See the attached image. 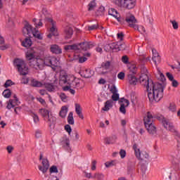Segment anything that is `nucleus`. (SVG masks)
Returning a JSON list of instances; mask_svg holds the SVG:
<instances>
[{
	"label": "nucleus",
	"instance_id": "1",
	"mask_svg": "<svg viewBox=\"0 0 180 180\" xmlns=\"http://www.w3.org/2000/svg\"><path fill=\"white\" fill-rule=\"evenodd\" d=\"M141 76L139 77V82L145 88L148 92V97L150 101H155L160 102L162 99L163 86L158 82L154 83L153 80L148 77V70L147 68L143 66L141 69Z\"/></svg>",
	"mask_w": 180,
	"mask_h": 180
},
{
	"label": "nucleus",
	"instance_id": "2",
	"mask_svg": "<svg viewBox=\"0 0 180 180\" xmlns=\"http://www.w3.org/2000/svg\"><path fill=\"white\" fill-rule=\"evenodd\" d=\"M22 34L24 36H28V37H34L35 39H37L38 40H43V36L39 32V30H36V28H33V27L29 24V22H27L23 29H22Z\"/></svg>",
	"mask_w": 180,
	"mask_h": 180
},
{
	"label": "nucleus",
	"instance_id": "3",
	"mask_svg": "<svg viewBox=\"0 0 180 180\" xmlns=\"http://www.w3.org/2000/svg\"><path fill=\"white\" fill-rule=\"evenodd\" d=\"M153 114L151 112H148L146 117L143 118V123L145 124V127L149 134L151 136H154L157 134V127L153 123Z\"/></svg>",
	"mask_w": 180,
	"mask_h": 180
},
{
	"label": "nucleus",
	"instance_id": "4",
	"mask_svg": "<svg viewBox=\"0 0 180 180\" xmlns=\"http://www.w3.org/2000/svg\"><path fill=\"white\" fill-rule=\"evenodd\" d=\"M13 65L17 68L20 75H27V74H29V68L23 59L15 58Z\"/></svg>",
	"mask_w": 180,
	"mask_h": 180
},
{
	"label": "nucleus",
	"instance_id": "5",
	"mask_svg": "<svg viewBox=\"0 0 180 180\" xmlns=\"http://www.w3.org/2000/svg\"><path fill=\"white\" fill-rule=\"evenodd\" d=\"M138 147L139 145H137V143H134L133 146V150H134L136 158L141 160L140 162L148 164L150 155H148L147 152H141L140 148H138Z\"/></svg>",
	"mask_w": 180,
	"mask_h": 180
},
{
	"label": "nucleus",
	"instance_id": "6",
	"mask_svg": "<svg viewBox=\"0 0 180 180\" xmlns=\"http://www.w3.org/2000/svg\"><path fill=\"white\" fill-rule=\"evenodd\" d=\"M119 98H120L119 94L113 93L112 96H111L112 100H108L105 103L104 108H102V110H103L104 112H108V110H109L110 109V108H113V101L114 102H117Z\"/></svg>",
	"mask_w": 180,
	"mask_h": 180
},
{
	"label": "nucleus",
	"instance_id": "7",
	"mask_svg": "<svg viewBox=\"0 0 180 180\" xmlns=\"http://www.w3.org/2000/svg\"><path fill=\"white\" fill-rule=\"evenodd\" d=\"M29 65L31 66L32 68H35V70H41L43 68V60H41V59L35 58L29 62Z\"/></svg>",
	"mask_w": 180,
	"mask_h": 180
},
{
	"label": "nucleus",
	"instance_id": "8",
	"mask_svg": "<svg viewBox=\"0 0 180 180\" xmlns=\"http://www.w3.org/2000/svg\"><path fill=\"white\" fill-rule=\"evenodd\" d=\"M125 22L128 24L129 27H132L136 30V28L137 27V20L136 19V17L134 15H130L125 18Z\"/></svg>",
	"mask_w": 180,
	"mask_h": 180
},
{
	"label": "nucleus",
	"instance_id": "9",
	"mask_svg": "<svg viewBox=\"0 0 180 180\" xmlns=\"http://www.w3.org/2000/svg\"><path fill=\"white\" fill-rule=\"evenodd\" d=\"M108 15H110L111 16H113V18H115L117 22H119L121 24H123L124 22L123 18H120V14H119L116 9L113 8H111L108 10Z\"/></svg>",
	"mask_w": 180,
	"mask_h": 180
},
{
	"label": "nucleus",
	"instance_id": "10",
	"mask_svg": "<svg viewBox=\"0 0 180 180\" xmlns=\"http://www.w3.org/2000/svg\"><path fill=\"white\" fill-rule=\"evenodd\" d=\"M45 20L49 23H51L52 27L50 29L51 33H53V36H58V32L56 28V22L53 20V18L50 17H45Z\"/></svg>",
	"mask_w": 180,
	"mask_h": 180
},
{
	"label": "nucleus",
	"instance_id": "11",
	"mask_svg": "<svg viewBox=\"0 0 180 180\" xmlns=\"http://www.w3.org/2000/svg\"><path fill=\"white\" fill-rule=\"evenodd\" d=\"M38 168L39 171L42 172V173L46 174V172L49 171V168H50V163L49 162V160L42 159V166L39 165Z\"/></svg>",
	"mask_w": 180,
	"mask_h": 180
},
{
	"label": "nucleus",
	"instance_id": "12",
	"mask_svg": "<svg viewBox=\"0 0 180 180\" xmlns=\"http://www.w3.org/2000/svg\"><path fill=\"white\" fill-rule=\"evenodd\" d=\"M77 46H79V50H83V51H86V50H89L90 49H92V47H94V43L84 41V42L79 43V44H77Z\"/></svg>",
	"mask_w": 180,
	"mask_h": 180
},
{
	"label": "nucleus",
	"instance_id": "13",
	"mask_svg": "<svg viewBox=\"0 0 180 180\" xmlns=\"http://www.w3.org/2000/svg\"><path fill=\"white\" fill-rule=\"evenodd\" d=\"M158 74L160 75L159 79L161 81L162 83H158L160 85H162L163 90H162V97L164 96V88H165V86L167 84H165V81H167V79L165 78V75H164L163 73L161 72L160 70H158Z\"/></svg>",
	"mask_w": 180,
	"mask_h": 180
},
{
	"label": "nucleus",
	"instance_id": "14",
	"mask_svg": "<svg viewBox=\"0 0 180 180\" xmlns=\"http://www.w3.org/2000/svg\"><path fill=\"white\" fill-rule=\"evenodd\" d=\"M135 168H136V162H131V160H129L128 167H127L128 175H133Z\"/></svg>",
	"mask_w": 180,
	"mask_h": 180
},
{
	"label": "nucleus",
	"instance_id": "15",
	"mask_svg": "<svg viewBox=\"0 0 180 180\" xmlns=\"http://www.w3.org/2000/svg\"><path fill=\"white\" fill-rule=\"evenodd\" d=\"M47 123L49 126V127H54L56 126V123L57 122V118L56 117L53 116V115L50 114L49 117H47Z\"/></svg>",
	"mask_w": 180,
	"mask_h": 180
},
{
	"label": "nucleus",
	"instance_id": "16",
	"mask_svg": "<svg viewBox=\"0 0 180 180\" xmlns=\"http://www.w3.org/2000/svg\"><path fill=\"white\" fill-rule=\"evenodd\" d=\"M60 146L65 148H70V139L67 136H63L60 139Z\"/></svg>",
	"mask_w": 180,
	"mask_h": 180
},
{
	"label": "nucleus",
	"instance_id": "17",
	"mask_svg": "<svg viewBox=\"0 0 180 180\" xmlns=\"http://www.w3.org/2000/svg\"><path fill=\"white\" fill-rule=\"evenodd\" d=\"M19 103H20V102H19V100H18V101H15V99H10L9 101L7 103V106L6 108L10 110L12 109V108H15V106H18L19 105Z\"/></svg>",
	"mask_w": 180,
	"mask_h": 180
},
{
	"label": "nucleus",
	"instance_id": "18",
	"mask_svg": "<svg viewBox=\"0 0 180 180\" xmlns=\"http://www.w3.org/2000/svg\"><path fill=\"white\" fill-rule=\"evenodd\" d=\"M136 6V0H125V7L127 9H133Z\"/></svg>",
	"mask_w": 180,
	"mask_h": 180
},
{
	"label": "nucleus",
	"instance_id": "19",
	"mask_svg": "<svg viewBox=\"0 0 180 180\" xmlns=\"http://www.w3.org/2000/svg\"><path fill=\"white\" fill-rule=\"evenodd\" d=\"M94 75V72L90 69H86L82 72L81 77L84 78H91Z\"/></svg>",
	"mask_w": 180,
	"mask_h": 180
},
{
	"label": "nucleus",
	"instance_id": "20",
	"mask_svg": "<svg viewBox=\"0 0 180 180\" xmlns=\"http://www.w3.org/2000/svg\"><path fill=\"white\" fill-rule=\"evenodd\" d=\"M65 39H71L74 34V30L71 27H68L65 30Z\"/></svg>",
	"mask_w": 180,
	"mask_h": 180
},
{
	"label": "nucleus",
	"instance_id": "21",
	"mask_svg": "<svg viewBox=\"0 0 180 180\" xmlns=\"http://www.w3.org/2000/svg\"><path fill=\"white\" fill-rule=\"evenodd\" d=\"M67 113H68V108L67 106H63L59 112V116L62 119L67 117Z\"/></svg>",
	"mask_w": 180,
	"mask_h": 180
},
{
	"label": "nucleus",
	"instance_id": "22",
	"mask_svg": "<svg viewBox=\"0 0 180 180\" xmlns=\"http://www.w3.org/2000/svg\"><path fill=\"white\" fill-rule=\"evenodd\" d=\"M75 112L82 120H84V114H82V108L79 104H75Z\"/></svg>",
	"mask_w": 180,
	"mask_h": 180
},
{
	"label": "nucleus",
	"instance_id": "23",
	"mask_svg": "<svg viewBox=\"0 0 180 180\" xmlns=\"http://www.w3.org/2000/svg\"><path fill=\"white\" fill-rule=\"evenodd\" d=\"M51 51L53 54H61V53H63L61 48L58 45H52L51 46Z\"/></svg>",
	"mask_w": 180,
	"mask_h": 180
},
{
	"label": "nucleus",
	"instance_id": "24",
	"mask_svg": "<svg viewBox=\"0 0 180 180\" xmlns=\"http://www.w3.org/2000/svg\"><path fill=\"white\" fill-rule=\"evenodd\" d=\"M127 77H128V79L130 85H136L137 78L136 77V76H134V75L129 74Z\"/></svg>",
	"mask_w": 180,
	"mask_h": 180
},
{
	"label": "nucleus",
	"instance_id": "25",
	"mask_svg": "<svg viewBox=\"0 0 180 180\" xmlns=\"http://www.w3.org/2000/svg\"><path fill=\"white\" fill-rule=\"evenodd\" d=\"M58 65H60V62L57 60V58H52L51 60V67L53 71H56V68L58 67Z\"/></svg>",
	"mask_w": 180,
	"mask_h": 180
},
{
	"label": "nucleus",
	"instance_id": "26",
	"mask_svg": "<svg viewBox=\"0 0 180 180\" xmlns=\"http://www.w3.org/2000/svg\"><path fill=\"white\" fill-rule=\"evenodd\" d=\"M31 86H33L34 88H41L43 86V83L33 79L31 81Z\"/></svg>",
	"mask_w": 180,
	"mask_h": 180
},
{
	"label": "nucleus",
	"instance_id": "27",
	"mask_svg": "<svg viewBox=\"0 0 180 180\" xmlns=\"http://www.w3.org/2000/svg\"><path fill=\"white\" fill-rule=\"evenodd\" d=\"M22 46L23 47H30L32 46V39H30V37L25 38L22 42Z\"/></svg>",
	"mask_w": 180,
	"mask_h": 180
},
{
	"label": "nucleus",
	"instance_id": "28",
	"mask_svg": "<svg viewBox=\"0 0 180 180\" xmlns=\"http://www.w3.org/2000/svg\"><path fill=\"white\" fill-rule=\"evenodd\" d=\"M128 68L130 74H132L133 75L137 72V67L134 64L128 65Z\"/></svg>",
	"mask_w": 180,
	"mask_h": 180
},
{
	"label": "nucleus",
	"instance_id": "29",
	"mask_svg": "<svg viewBox=\"0 0 180 180\" xmlns=\"http://www.w3.org/2000/svg\"><path fill=\"white\" fill-rule=\"evenodd\" d=\"M39 113L43 117H48L50 116V111L46 108L39 109Z\"/></svg>",
	"mask_w": 180,
	"mask_h": 180
},
{
	"label": "nucleus",
	"instance_id": "30",
	"mask_svg": "<svg viewBox=\"0 0 180 180\" xmlns=\"http://www.w3.org/2000/svg\"><path fill=\"white\" fill-rule=\"evenodd\" d=\"M65 50H75V51H77V50H79V46L78 44L66 45L65 46Z\"/></svg>",
	"mask_w": 180,
	"mask_h": 180
},
{
	"label": "nucleus",
	"instance_id": "31",
	"mask_svg": "<svg viewBox=\"0 0 180 180\" xmlns=\"http://www.w3.org/2000/svg\"><path fill=\"white\" fill-rule=\"evenodd\" d=\"M112 53H117L119 51V42L111 43Z\"/></svg>",
	"mask_w": 180,
	"mask_h": 180
},
{
	"label": "nucleus",
	"instance_id": "32",
	"mask_svg": "<svg viewBox=\"0 0 180 180\" xmlns=\"http://www.w3.org/2000/svg\"><path fill=\"white\" fill-rule=\"evenodd\" d=\"M115 4L120 8H125L126 0H115Z\"/></svg>",
	"mask_w": 180,
	"mask_h": 180
},
{
	"label": "nucleus",
	"instance_id": "33",
	"mask_svg": "<svg viewBox=\"0 0 180 180\" xmlns=\"http://www.w3.org/2000/svg\"><path fill=\"white\" fill-rule=\"evenodd\" d=\"M45 88L49 92H54L56 87L51 83H48L45 84Z\"/></svg>",
	"mask_w": 180,
	"mask_h": 180
},
{
	"label": "nucleus",
	"instance_id": "34",
	"mask_svg": "<svg viewBox=\"0 0 180 180\" xmlns=\"http://www.w3.org/2000/svg\"><path fill=\"white\" fill-rule=\"evenodd\" d=\"M141 164V171L142 172V176L146 175V171H147V163L146 162H140Z\"/></svg>",
	"mask_w": 180,
	"mask_h": 180
},
{
	"label": "nucleus",
	"instance_id": "35",
	"mask_svg": "<svg viewBox=\"0 0 180 180\" xmlns=\"http://www.w3.org/2000/svg\"><path fill=\"white\" fill-rule=\"evenodd\" d=\"M96 14L97 15V16H102L105 15V7L103 6H100L97 10Z\"/></svg>",
	"mask_w": 180,
	"mask_h": 180
},
{
	"label": "nucleus",
	"instance_id": "36",
	"mask_svg": "<svg viewBox=\"0 0 180 180\" xmlns=\"http://www.w3.org/2000/svg\"><path fill=\"white\" fill-rule=\"evenodd\" d=\"M68 123H69V124H74L75 122H74V113H72V112H70L68 116Z\"/></svg>",
	"mask_w": 180,
	"mask_h": 180
},
{
	"label": "nucleus",
	"instance_id": "37",
	"mask_svg": "<svg viewBox=\"0 0 180 180\" xmlns=\"http://www.w3.org/2000/svg\"><path fill=\"white\" fill-rule=\"evenodd\" d=\"M60 81L63 82V84H67V82H68V75H67V73L61 75Z\"/></svg>",
	"mask_w": 180,
	"mask_h": 180
},
{
	"label": "nucleus",
	"instance_id": "38",
	"mask_svg": "<svg viewBox=\"0 0 180 180\" xmlns=\"http://www.w3.org/2000/svg\"><path fill=\"white\" fill-rule=\"evenodd\" d=\"M12 95V91H11V89H7L3 91V96L4 98H11V96Z\"/></svg>",
	"mask_w": 180,
	"mask_h": 180
},
{
	"label": "nucleus",
	"instance_id": "39",
	"mask_svg": "<svg viewBox=\"0 0 180 180\" xmlns=\"http://www.w3.org/2000/svg\"><path fill=\"white\" fill-rule=\"evenodd\" d=\"M88 6H89L88 11L91 12V11H94V8H96V2H95V1H91L89 4Z\"/></svg>",
	"mask_w": 180,
	"mask_h": 180
},
{
	"label": "nucleus",
	"instance_id": "40",
	"mask_svg": "<svg viewBox=\"0 0 180 180\" xmlns=\"http://www.w3.org/2000/svg\"><path fill=\"white\" fill-rule=\"evenodd\" d=\"M51 57L45 58L44 60L43 61V64H45L47 67H51Z\"/></svg>",
	"mask_w": 180,
	"mask_h": 180
},
{
	"label": "nucleus",
	"instance_id": "41",
	"mask_svg": "<svg viewBox=\"0 0 180 180\" xmlns=\"http://www.w3.org/2000/svg\"><path fill=\"white\" fill-rule=\"evenodd\" d=\"M63 91H69V92L72 94V95H75V90L71 89V86H65L63 88Z\"/></svg>",
	"mask_w": 180,
	"mask_h": 180
},
{
	"label": "nucleus",
	"instance_id": "42",
	"mask_svg": "<svg viewBox=\"0 0 180 180\" xmlns=\"http://www.w3.org/2000/svg\"><path fill=\"white\" fill-rule=\"evenodd\" d=\"M113 139H116V136H114L112 137L105 138V144H113L115 143V141H113Z\"/></svg>",
	"mask_w": 180,
	"mask_h": 180
},
{
	"label": "nucleus",
	"instance_id": "43",
	"mask_svg": "<svg viewBox=\"0 0 180 180\" xmlns=\"http://www.w3.org/2000/svg\"><path fill=\"white\" fill-rule=\"evenodd\" d=\"M102 68H104V70H109L110 68V61H106L103 62L101 64Z\"/></svg>",
	"mask_w": 180,
	"mask_h": 180
},
{
	"label": "nucleus",
	"instance_id": "44",
	"mask_svg": "<svg viewBox=\"0 0 180 180\" xmlns=\"http://www.w3.org/2000/svg\"><path fill=\"white\" fill-rule=\"evenodd\" d=\"M170 23H172L173 29H174V30H178V29L179 27V25L178 24V22H176V20H171Z\"/></svg>",
	"mask_w": 180,
	"mask_h": 180
},
{
	"label": "nucleus",
	"instance_id": "45",
	"mask_svg": "<svg viewBox=\"0 0 180 180\" xmlns=\"http://www.w3.org/2000/svg\"><path fill=\"white\" fill-rule=\"evenodd\" d=\"M103 49L108 53H109V51H112V43L104 45Z\"/></svg>",
	"mask_w": 180,
	"mask_h": 180
},
{
	"label": "nucleus",
	"instance_id": "46",
	"mask_svg": "<svg viewBox=\"0 0 180 180\" xmlns=\"http://www.w3.org/2000/svg\"><path fill=\"white\" fill-rule=\"evenodd\" d=\"M79 85H80V83L78 79H75L74 80L72 81V88H79Z\"/></svg>",
	"mask_w": 180,
	"mask_h": 180
},
{
	"label": "nucleus",
	"instance_id": "47",
	"mask_svg": "<svg viewBox=\"0 0 180 180\" xmlns=\"http://www.w3.org/2000/svg\"><path fill=\"white\" fill-rule=\"evenodd\" d=\"M49 172L51 174H57V172H58V169L57 168V166L53 165L52 167H51L49 169Z\"/></svg>",
	"mask_w": 180,
	"mask_h": 180
},
{
	"label": "nucleus",
	"instance_id": "48",
	"mask_svg": "<svg viewBox=\"0 0 180 180\" xmlns=\"http://www.w3.org/2000/svg\"><path fill=\"white\" fill-rule=\"evenodd\" d=\"M105 165L106 168L113 167V165H116V161L115 160H112L110 162H107L105 163Z\"/></svg>",
	"mask_w": 180,
	"mask_h": 180
},
{
	"label": "nucleus",
	"instance_id": "49",
	"mask_svg": "<svg viewBox=\"0 0 180 180\" xmlns=\"http://www.w3.org/2000/svg\"><path fill=\"white\" fill-rule=\"evenodd\" d=\"M152 60L155 63V65H157V64H159V63H161V57L160 56L153 57Z\"/></svg>",
	"mask_w": 180,
	"mask_h": 180
},
{
	"label": "nucleus",
	"instance_id": "50",
	"mask_svg": "<svg viewBox=\"0 0 180 180\" xmlns=\"http://www.w3.org/2000/svg\"><path fill=\"white\" fill-rule=\"evenodd\" d=\"M26 57L28 61H33L34 60H36V58H34V54L33 53H29Z\"/></svg>",
	"mask_w": 180,
	"mask_h": 180
},
{
	"label": "nucleus",
	"instance_id": "51",
	"mask_svg": "<svg viewBox=\"0 0 180 180\" xmlns=\"http://www.w3.org/2000/svg\"><path fill=\"white\" fill-rule=\"evenodd\" d=\"M120 112L123 113V115H126V105L124 104H121L120 107Z\"/></svg>",
	"mask_w": 180,
	"mask_h": 180
},
{
	"label": "nucleus",
	"instance_id": "52",
	"mask_svg": "<svg viewBox=\"0 0 180 180\" xmlns=\"http://www.w3.org/2000/svg\"><path fill=\"white\" fill-rule=\"evenodd\" d=\"M98 27H99V25L98 24H94L93 25H90L88 27V30L91 31V30H96V29H98Z\"/></svg>",
	"mask_w": 180,
	"mask_h": 180
},
{
	"label": "nucleus",
	"instance_id": "53",
	"mask_svg": "<svg viewBox=\"0 0 180 180\" xmlns=\"http://www.w3.org/2000/svg\"><path fill=\"white\" fill-rule=\"evenodd\" d=\"M120 102L121 103H123V102H124V103H126V104H127V105H125L126 108H127V106H129V105H130V101H129V100H127V99H126V98H122L120 99Z\"/></svg>",
	"mask_w": 180,
	"mask_h": 180
},
{
	"label": "nucleus",
	"instance_id": "54",
	"mask_svg": "<svg viewBox=\"0 0 180 180\" xmlns=\"http://www.w3.org/2000/svg\"><path fill=\"white\" fill-rule=\"evenodd\" d=\"M11 85H13V82H12V80H11V79H8L4 84V87L8 88V87L11 86Z\"/></svg>",
	"mask_w": 180,
	"mask_h": 180
},
{
	"label": "nucleus",
	"instance_id": "55",
	"mask_svg": "<svg viewBox=\"0 0 180 180\" xmlns=\"http://www.w3.org/2000/svg\"><path fill=\"white\" fill-rule=\"evenodd\" d=\"M136 30H138L141 33H146V28H144V27L143 26L139 27V25H137V27L136 28Z\"/></svg>",
	"mask_w": 180,
	"mask_h": 180
},
{
	"label": "nucleus",
	"instance_id": "56",
	"mask_svg": "<svg viewBox=\"0 0 180 180\" xmlns=\"http://www.w3.org/2000/svg\"><path fill=\"white\" fill-rule=\"evenodd\" d=\"M60 98L62 102H67V98H68V96H67L65 95V94L61 93L60 95Z\"/></svg>",
	"mask_w": 180,
	"mask_h": 180
},
{
	"label": "nucleus",
	"instance_id": "57",
	"mask_svg": "<svg viewBox=\"0 0 180 180\" xmlns=\"http://www.w3.org/2000/svg\"><path fill=\"white\" fill-rule=\"evenodd\" d=\"M65 130H66L68 134H71V131H72V129L71 128V126H70V124H66L65 126Z\"/></svg>",
	"mask_w": 180,
	"mask_h": 180
},
{
	"label": "nucleus",
	"instance_id": "58",
	"mask_svg": "<svg viewBox=\"0 0 180 180\" xmlns=\"http://www.w3.org/2000/svg\"><path fill=\"white\" fill-rule=\"evenodd\" d=\"M32 117H33L34 122L35 123H39V122H40V119L39 118V115H38L33 113L32 114Z\"/></svg>",
	"mask_w": 180,
	"mask_h": 180
},
{
	"label": "nucleus",
	"instance_id": "59",
	"mask_svg": "<svg viewBox=\"0 0 180 180\" xmlns=\"http://www.w3.org/2000/svg\"><path fill=\"white\" fill-rule=\"evenodd\" d=\"M125 76H126V75L124 74V72H120L118 73V75H117V78H118V79L123 80V79H124V77H125Z\"/></svg>",
	"mask_w": 180,
	"mask_h": 180
},
{
	"label": "nucleus",
	"instance_id": "60",
	"mask_svg": "<svg viewBox=\"0 0 180 180\" xmlns=\"http://www.w3.org/2000/svg\"><path fill=\"white\" fill-rule=\"evenodd\" d=\"M110 92L112 94H117V89L115 84L111 86Z\"/></svg>",
	"mask_w": 180,
	"mask_h": 180
},
{
	"label": "nucleus",
	"instance_id": "61",
	"mask_svg": "<svg viewBox=\"0 0 180 180\" xmlns=\"http://www.w3.org/2000/svg\"><path fill=\"white\" fill-rule=\"evenodd\" d=\"M41 134H42L41 131L38 129L35 132V137L37 139H40V137H41Z\"/></svg>",
	"mask_w": 180,
	"mask_h": 180
},
{
	"label": "nucleus",
	"instance_id": "62",
	"mask_svg": "<svg viewBox=\"0 0 180 180\" xmlns=\"http://www.w3.org/2000/svg\"><path fill=\"white\" fill-rule=\"evenodd\" d=\"M11 47L10 44H5V45H1L0 46V50H7V49H9Z\"/></svg>",
	"mask_w": 180,
	"mask_h": 180
},
{
	"label": "nucleus",
	"instance_id": "63",
	"mask_svg": "<svg viewBox=\"0 0 180 180\" xmlns=\"http://www.w3.org/2000/svg\"><path fill=\"white\" fill-rule=\"evenodd\" d=\"M166 76L168 78L169 81H174V75H172V74L167 72Z\"/></svg>",
	"mask_w": 180,
	"mask_h": 180
},
{
	"label": "nucleus",
	"instance_id": "64",
	"mask_svg": "<svg viewBox=\"0 0 180 180\" xmlns=\"http://www.w3.org/2000/svg\"><path fill=\"white\" fill-rule=\"evenodd\" d=\"M120 155L121 158H124V157H126V150L121 149L120 151Z\"/></svg>",
	"mask_w": 180,
	"mask_h": 180
}]
</instances>
